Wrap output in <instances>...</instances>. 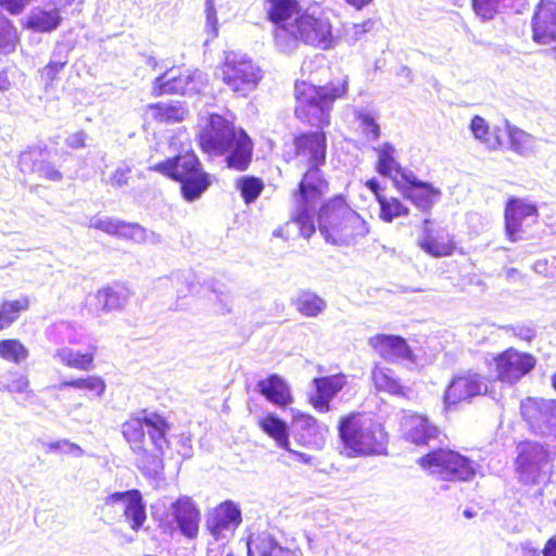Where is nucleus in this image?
<instances>
[{
	"label": "nucleus",
	"mask_w": 556,
	"mask_h": 556,
	"mask_svg": "<svg viewBox=\"0 0 556 556\" xmlns=\"http://www.w3.org/2000/svg\"><path fill=\"white\" fill-rule=\"evenodd\" d=\"M17 31L12 22L0 13V53H10L14 50Z\"/></svg>",
	"instance_id": "46"
},
{
	"label": "nucleus",
	"mask_w": 556,
	"mask_h": 556,
	"mask_svg": "<svg viewBox=\"0 0 556 556\" xmlns=\"http://www.w3.org/2000/svg\"><path fill=\"white\" fill-rule=\"evenodd\" d=\"M542 553L543 556H556V534L547 540Z\"/></svg>",
	"instance_id": "62"
},
{
	"label": "nucleus",
	"mask_w": 556,
	"mask_h": 556,
	"mask_svg": "<svg viewBox=\"0 0 556 556\" xmlns=\"http://www.w3.org/2000/svg\"><path fill=\"white\" fill-rule=\"evenodd\" d=\"M316 395L312 402L321 412L329 410L330 401L340 392L345 383L343 376H326L313 380Z\"/></svg>",
	"instance_id": "32"
},
{
	"label": "nucleus",
	"mask_w": 556,
	"mask_h": 556,
	"mask_svg": "<svg viewBox=\"0 0 556 556\" xmlns=\"http://www.w3.org/2000/svg\"><path fill=\"white\" fill-rule=\"evenodd\" d=\"M483 391H486V384L481 375L468 372L457 376L450 382L445 391L444 403L450 407L464 401H470L482 394Z\"/></svg>",
	"instance_id": "20"
},
{
	"label": "nucleus",
	"mask_w": 556,
	"mask_h": 556,
	"mask_svg": "<svg viewBox=\"0 0 556 556\" xmlns=\"http://www.w3.org/2000/svg\"><path fill=\"white\" fill-rule=\"evenodd\" d=\"M380 218L383 222L391 223L393 219L407 216L409 210L396 198L379 197Z\"/></svg>",
	"instance_id": "44"
},
{
	"label": "nucleus",
	"mask_w": 556,
	"mask_h": 556,
	"mask_svg": "<svg viewBox=\"0 0 556 556\" xmlns=\"http://www.w3.org/2000/svg\"><path fill=\"white\" fill-rule=\"evenodd\" d=\"M291 455L294 456V459L302 463V464H311L312 456L305 453L293 451L290 446L289 450H287Z\"/></svg>",
	"instance_id": "64"
},
{
	"label": "nucleus",
	"mask_w": 556,
	"mask_h": 556,
	"mask_svg": "<svg viewBox=\"0 0 556 556\" xmlns=\"http://www.w3.org/2000/svg\"><path fill=\"white\" fill-rule=\"evenodd\" d=\"M505 131L510 149L521 155L530 156L536 151V139L531 134L505 121Z\"/></svg>",
	"instance_id": "34"
},
{
	"label": "nucleus",
	"mask_w": 556,
	"mask_h": 556,
	"mask_svg": "<svg viewBox=\"0 0 556 556\" xmlns=\"http://www.w3.org/2000/svg\"><path fill=\"white\" fill-rule=\"evenodd\" d=\"M359 126L363 134L370 140H377L380 137V126L369 112H361L357 114Z\"/></svg>",
	"instance_id": "50"
},
{
	"label": "nucleus",
	"mask_w": 556,
	"mask_h": 556,
	"mask_svg": "<svg viewBox=\"0 0 556 556\" xmlns=\"http://www.w3.org/2000/svg\"><path fill=\"white\" fill-rule=\"evenodd\" d=\"M42 444L47 446L48 452L50 453L62 452L64 454H71L77 458L85 454L84 450L79 445L72 443L66 439L49 443L43 442Z\"/></svg>",
	"instance_id": "51"
},
{
	"label": "nucleus",
	"mask_w": 556,
	"mask_h": 556,
	"mask_svg": "<svg viewBox=\"0 0 556 556\" xmlns=\"http://www.w3.org/2000/svg\"><path fill=\"white\" fill-rule=\"evenodd\" d=\"M224 84L239 97H247L262 79L261 68L247 55L229 52L222 67Z\"/></svg>",
	"instance_id": "11"
},
{
	"label": "nucleus",
	"mask_w": 556,
	"mask_h": 556,
	"mask_svg": "<svg viewBox=\"0 0 556 556\" xmlns=\"http://www.w3.org/2000/svg\"><path fill=\"white\" fill-rule=\"evenodd\" d=\"M90 227L109 235L125 237L138 242L146 239V229L139 224H127L112 218L93 217L90 220Z\"/></svg>",
	"instance_id": "31"
},
{
	"label": "nucleus",
	"mask_w": 556,
	"mask_h": 556,
	"mask_svg": "<svg viewBox=\"0 0 556 556\" xmlns=\"http://www.w3.org/2000/svg\"><path fill=\"white\" fill-rule=\"evenodd\" d=\"M317 223L320 235L332 245H349L355 238L369 232L367 223L342 197H336L320 207Z\"/></svg>",
	"instance_id": "4"
},
{
	"label": "nucleus",
	"mask_w": 556,
	"mask_h": 556,
	"mask_svg": "<svg viewBox=\"0 0 556 556\" xmlns=\"http://www.w3.org/2000/svg\"><path fill=\"white\" fill-rule=\"evenodd\" d=\"M256 390L268 402L278 407H286L293 402L291 390L286 380L277 374H271L256 384Z\"/></svg>",
	"instance_id": "29"
},
{
	"label": "nucleus",
	"mask_w": 556,
	"mask_h": 556,
	"mask_svg": "<svg viewBox=\"0 0 556 556\" xmlns=\"http://www.w3.org/2000/svg\"><path fill=\"white\" fill-rule=\"evenodd\" d=\"M296 440L304 446L320 450L326 442L328 427L311 415L300 414L294 420Z\"/></svg>",
	"instance_id": "26"
},
{
	"label": "nucleus",
	"mask_w": 556,
	"mask_h": 556,
	"mask_svg": "<svg viewBox=\"0 0 556 556\" xmlns=\"http://www.w3.org/2000/svg\"><path fill=\"white\" fill-rule=\"evenodd\" d=\"M395 188L420 211L429 212L440 200L441 191L429 182L419 180L414 173L394 178Z\"/></svg>",
	"instance_id": "16"
},
{
	"label": "nucleus",
	"mask_w": 556,
	"mask_h": 556,
	"mask_svg": "<svg viewBox=\"0 0 556 556\" xmlns=\"http://www.w3.org/2000/svg\"><path fill=\"white\" fill-rule=\"evenodd\" d=\"M129 292L122 286L108 287L96 294L97 305L103 312L122 308L128 301Z\"/></svg>",
	"instance_id": "37"
},
{
	"label": "nucleus",
	"mask_w": 556,
	"mask_h": 556,
	"mask_svg": "<svg viewBox=\"0 0 556 556\" xmlns=\"http://www.w3.org/2000/svg\"><path fill=\"white\" fill-rule=\"evenodd\" d=\"M29 356L28 349L17 339H4L0 341V357L21 364Z\"/></svg>",
	"instance_id": "43"
},
{
	"label": "nucleus",
	"mask_w": 556,
	"mask_h": 556,
	"mask_svg": "<svg viewBox=\"0 0 556 556\" xmlns=\"http://www.w3.org/2000/svg\"><path fill=\"white\" fill-rule=\"evenodd\" d=\"M72 47L64 42H58L51 53L50 61L67 64Z\"/></svg>",
	"instance_id": "54"
},
{
	"label": "nucleus",
	"mask_w": 556,
	"mask_h": 556,
	"mask_svg": "<svg viewBox=\"0 0 556 556\" xmlns=\"http://www.w3.org/2000/svg\"><path fill=\"white\" fill-rule=\"evenodd\" d=\"M199 144L210 156H223L227 167L245 170L252 160L253 144L248 134L219 114H211L198 135Z\"/></svg>",
	"instance_id": "2"
},
{
	"label": "nucleus",
	"mask_w": 556,
	"mask_h": 556,
	"mask_svg": "<svg viewBox=\"0 0 556 556\" xmlns=\"http://www.w3.org/2000/svg\"><path fill=\"white\" fill-rule=\"evenodd\" d=\"M260 428L281 448L289 450V427L286 421L275 414H267L258 421Z\"/></svg>",
	"instance_id": "36"
},
{
	"label": "nucleus",
	"mask_w": 556,
	"mask_h": 556,
	"mask_svg": "<svg viewBox=\"0 0 556 556\" xmlns=\"http://www.w3.org/2000/svg\"><path fill=\"white\" fill-rule=\"evenodd\" d=\"M520 414L532 433L556 440V400L528 397Z\"/></svg>",
	"instance_id": "12"
},
{
	"label": "nucleus",
	"mask_w": 556,
	"mask_h": 556,
	"mask_svg": "<svg viewBox=\"0 0 556 556\" xmlns=\"http://www.w3.org/2000/svg\"><path fill=\"white\" fill-rule=\"evenodd\" d=\"M63 388H75V389H86L90 391H96L98 395H102L105 391L104 381L97 376H88L86 378L72 379L67 381H63L61 384Z\"/></svg>",
	"instance_id": "48"
},
{
	"label": "nucleus",
	"mask_w": 556,
	"mask_h": 556,
	"mask_svg": "<svg viewBox=\"0 0 556 556\" xmlns=\"http://www.w3.org/2000/svg\"><path fill=\"white\" fill-rule=\"evenodd\" d=\"M294 305L306 317H317L327 307V303L323 298L308 290L298 293L294 299Z\"/></svg>",
	"instance_id": "39"
},
{
	"label": "nucleus",
	"mask_w": 556,
	"mask_h": 556,
	"mask_svg": "<svg viewBox=\"0 0 556 556\" xmlns=\"http://www.w3.org/2000/svg\"><path fill=\"white\" fill-rule=\"evenodd\" d=\"M155 117L165 122L182 121L186 114L185 109L180 104L157 103L151 106Z\"/></svg>",
	"instance_id": "47"
},
{
	"label": "nucleus",
	"mask_w": 556,
	"mask_h": 556,
	"mask_svg": "<svg viewBox=\"0 0 556 556\" xmlns=\"http://www.w3.org/2000/svg\"><path fill=\"white\" fill-rule=\"evenodd\" d=\"M348 92V78L331 81L325 86H315L306 81L296 83L295 116L302 122L323 129L330 124L333 102Z\"/></svg>",
	"instance_id": "3"
},
{
	"label": "nucleus",
	"mask_w": 556,
	"mask_h": 556,
	"mask_svg": "<svg viewBox=\"0 0 556 556\" xmlns=\"http://www.w3.org/2000/svg\"><path fill=\"white\" fill-rule=\"evenodd\" d=\"M28 386L27 377L20 375L7 386V390L12 393H24L27 391Z\"/></svg>",
	"instance_id": "59"
},
{
	"label": "nucleus",
	"mask_w": 556,
	"mask_h": 556,
	"mask_svg": "<svg viewBox=\"0 0 556 556\" xmlns=\"http://www.w3.org/2000/svg\"><path fill=\"white\" fill-rule=\"evenodd\" d=\"M430 219L424 220L422 236L419 239V247L433 257L450 256L455 250L453 236L445 229H440L435 233L432 232Z\"/></svg>",
	"instance_id": "27"
},
{
	"label": "nucleus",
	"mask_w": 556,
	"mask_h": 556,
	"mask_svg": "<svg viewBox=\"0 0 556 556\" xmlns=\"http://www.w3.org/2000/svg\"><path fill=\"white\" fill-rule=\"evenodd\" d=\"M532 38L539 45L556 41V1L541 0L531 21Z\"/></svg>",
	"instance_id": "19"
},
{
	"label": "nucleus",
	"mask_w": 556,
	"mask_h": 556,
	"mask_svg": "<svg viewBox=\"0 0 556 556\" xmlns=\"http://www.w3.org/2000/svg\"><path fill=\"white\" fill-rule=\"evenodd\" d=\"M170 515L182 535L188 539L197 538L201 514L191 497L181 495L173 502Z\"/></svg>",
	"instance_id": "22"
},
{
	"label": "nucleus",
	"mask_w": 556,
	"mask_h": 556,
	"mask_svg": "<svg viewBox=\"0 0 556 556\" xmlns=\"http://www.w3.org/2000/svg\"><path fill=\"white\" fill-rule=\"evenodd\" d=\"M87 134L83 130L71 134L66 137L65 143L72 149H81L86 146Z\"/></svg>",
	"instance_id": "60"
},
{
	"label": "nucleus",
	"mask_w": 556,
	"mask_h": 556,
	"mask_svg": "<svg viewBox=\"0 0 556 556\" xmlns=\"http://www.w3.org/2000/svg\"><path fill=\"white\" fill-rule=\"evenodd\" d=\"M406 440L416 445H427L439 434V429L426 417L419 415L409 416L406 420Z\"/></svg>",
	"instance_id": "33"
},
{
	"label": "nucleus",
	"mask_w": 556,
	"mask_h": 556,
	"mask_svg": "<svg viewBox=\"0 0 556 556\" xmlns=\"http://www.w3.org/2000/svg\"><path fill=\"white\" fill-rule=\"evenodd\" d=\"M247 547L248 556H303L301 548L283 546L274 534L267 531L252 533Z\"/></svg>",
	"instance_id": "23"
},
{
	"label": "nucleus",
	"mask_w": 556,
	"mask_h": 556,
	"mask_svg": "<svg viewBox=\"0 0 556 556\" xmlns=\"http://www.w3.org/2000/svg\"><path fill=\"white\" fill-rule=\"evenodd\" d=\"M366 187L376 195V199L378 200L379 197H383L380 193L381 187L380 182L376 178H371L366 181Z\"/></svg>",
	"instance_id": "63"
},
{
	"label": "nucleus",
	"mask_w": 556,
	"mask_h": 556,
	"mask_svg": "<svg viewBox=\"0 0 556 556\" xmlns=\"http://www.w3.org/2000/svg\"><path fill=\"white\" fill-rule=\"evenodd\" d=\"M151 169L178 181L182 199L190 203L201 199L212 185L210 174L203 169L194 152L167 159L155 164Z\"/></svg>",
	"instance_id": "6"
},
{
	"label": "nucleus",
	"mask_w": 556,
	"mask_h": 556,
	"mask_svg": "<svg viewBox=\"0 0 556 556\" xmlns=\"http://www.w3.org/2000/svg\"><path fill=\"white\" fill-rule=\"evenodd\" d=\"M29 306V300L27 296H22L13 301H4L0 305V330L9 327L24 311H27Z\"/></svg>",
	"instance_id": "42"
},
{
	"label": "nucleus",
	"mask_w": 556,
	"mask_h": 556,
	"mask_svg": "<svg viewBox=\"0 0 556 556\" xmlns=\"http://www.w3.org/2000/svg\"><path fill=\"white\" fill-rule=\"evenodd\" d=\"M338 430L349 457L381 454L386 448L384 434L380 426L359 414L341 418Z\"/></svg>",
	"instance_id": "7"
},
{
	"label": "nucleus",
	"mask_w": 556,
	"mask_h": 556,
	"mask_svg": "<svg viewBox=\"0 0 556 556\" xmlns=\"http://www.w3.org/2000/svg\"><path fill=\"white\" fill-rule=\"evenodd\" d=\"M130 168L128 166H118L111 177V185L124 187L128 185Z\"/></svg>",
	"instance_id": "58"
},
{
	"label": "nucleus",
	"mask_w": 556,
	"mask_h": 556,
	"mask_svg": "<svg viewBox=\"0 0 556 556\" xmlns=\"http://www.w3.org/2000/svg\"><path fill=\"white\" fill-rule=\"evenodd\" d=\"M195 279L197 277L192 271L178 270L172 273L167 278H161L159 281L161 285H167V282H170L172 287L176 291L177 298L182 299L195 290L198 286V281H195Z\"/></svg>",
	"instance_id": "40"
},
{
	"label": "nucleus",
	"mask_w": 556,
	"mask_h": 556,
	"mask_svg": "<svg viewBox=\"0 0 556 556\" xmlns=\"http://www.w3.org/2000/svg\"><path fill=\"white\" fill-rule=\"evenodd\" d=\"M470 130L476 139L488 142V134H489V125L486 121L479 116L475 115L470 122Z\"/></svg>",
	"instance_id": "52"
},
{
	"label": "nucleus",
	"mask_w": 556,
	"mask_h": 556,
	"mask_svg": "<svg viewBox=\"0 0 556 556\" xmlns=\"http://www.w3.org/2000/svg\"><path fill=\"white\" fill-rule=\"evenodd\" d=\"M394 147L386 142L378 150L377 172L384 177H389L394 182V178L402 179L403 174H409V170L402 168V166L394 159Z\"/></svg>",
	"instance_id": "35"
},
{
	"label": "nucleus",
	"mask_w": 556,
	"mask_h": 556,
	"mask_svg": "<svg viewBox=\"0 0 556 556\" xmlns=\"http://www.w3.org/2000/svg\"><path fill=\"white\" fill-rule=\"evenodd\" d=\"M54 357L62 364L80 370H89L93 362V353L75 352L70 348L56 350Z\"/></svg>",
	"instance_id": "41"
},
{
	"label": "nucleus",
	"mask_w": 556,
	"mask_h": 556,
	"mask_svg": "<svg viewBox=\"0 0 556 556\" xmlns=\"http://www.w3.org/2000/svg\"><path fill=\"white\" fill-rule=\"evenodd\" d=\"M169 447V441L166 438V443L161 448L153 446V451H150L146 444L142 448L132 451L138 455L137 467L143 476L152 479L159 478L164 470V454L165 448Z\"/></svg>",
	"instance_id": "30"
},
{
	"label": "nucleus",
	"mask_w": 556,
	"mask_h": 556,
	"mask_svg": "<svg viewBox=\"0 0 556 556\" xmlns=\"http://www.w3.org/2000/svg\"><path fill=\"white\" fill-rule=\"evenodd\" d=\"M241 510L231 501L219 504L213 511L207 514L205 526L215 543L228 541L235 530L241 523ZM225 543L217 544V548Z\"/></svg>",
	"instance_id": "15"
},
{
	"label": "nucleus",
	"mask_w": 556,
	"mask_h": 556,
	"mask_svg": "<svg viewBox=\"0 0 556 556\" xmlns=\"http://www.w3.org/2000/svg\"><path fill=\"white\" fill-rule=\"evenodd\" d=\"M65 67V64L49 61V63L40 71L41 77L51 84L56 79L59 73Z\"/></svg>",
	"instance_id": "55"
},
{
	"label": "nucleus",
	"mask_w": 556,
	"mask_h": 556,
	"mask_svg": "<svg viewBox=\"0 0 556 556\" xmlns=\"http://www.w3.org/2000/svg\"><path fill=\"white\" fill-rule=\"evenodd\" d=\"M43 5L34 7L27 16L26 27L34 31L50 33L62 22L60 9L54 0H39Z\"/></svg>",
	"instance_id": "25"
},
{
	"label": "nucleus",
	"mask_w": 556,
	"mask_h": 556,
	"mask_svg": "<svg viewBox=\"0 0 556 556\" xmlns=\"http://www.w3.org/2000/svg\"><path fill=\"white\" fill-rule=\"evenodd\" d=\"M106 506L123 505V515L134 531L142 528L147 520L146 504L141 492L131 489L124 492H114L104 500Z\"/></svg>",
	"instance_id": "18"
},
{
	"label": "nucleus",
	"mask_w": 556,
	"mask_h": 556,
	"mask_svg": "<svg viewBox=\"0 0 556 556\" xmlns=\"http://www.w3.org/2000/svg\"><path fill=\"white\" fill-rule=\"evenodd\" d=\"M50 151L43 146H33L18 156V167L25 174H36L40 178L61 181L63 174L50 160Z\"/></svg>",
	"instance_id": "17"
},
{
	"label": "nucleus",
	"mask_w": 556,
	"mask_h": 556,
	"mask_svg": "<svg viewBox=\"0 0 556 556\" xmlns=\"http://www.w3.org/2000/svg\"><path fill=\"white\" fill-rule=\"evenodd\" d=\"M265 11L268 20L275 25L274 39L280 29L291 27L294 18L301 15L296 0H265Z\"/></svg>",
	"instance_id": "28"
},
{
	"label": "nucleus",
	"mask_w": 556,
	"mask_h": 556,
	"mask_svg": "<svg viewBox=\"0 0 556 556\" xmlns=\"http://www.w3.org/2000/svg\"><path fill=\"white\" fill-rule=\"evenodd\" d=\"M295 155L307 164L298 191L294 193L295 208L292 220L301 235L308 239L316 231L314 217L329 185L320 167L326 163L327 137L323 130L305 131L294 137Z\"/></svg>",
	"instance_id": "1"
},
{
	"label": "nucleus",
	"mask_w": 556,
	"mask_h": 556,
	"mask_svg": "<svg viewBox=\"0 0 556 556\" xmlns=\"http://www.w3.org/2000/svg\"><path fill=\"white\" fill-rule=\"evenodd\" d=\"M503 0H471L475 13L484 21L492 20L500 10Z\"/></svg>",
	"instance_id": "49"
},
{
	"label": "nucleus",
	"mask_w": 556,
	"mask_h": 556,
	"mask_svg": "<svg viewBox=\"0 0 556 556\" xmlns=\"http://www.w3.org/2000/svg\"><path fill=\"white\" fill-rule=\"evenodd\" d=\"M421 468L445 481H471L480 467L478 463L448 448L429 452L418 460Z\"/></svg>",
	"instance_id": "8"
},
{
	"label": "nucleus",
	"mask_w": 556,
	"mask_h": 556,
	"mask_svg": "<svg viewBox=\"0 0 556 556\" xmlns=\"http://www.w3.org/2000/svg\"><path fill=\"white\" fill-rule=\"evenodd\" d=\"M204 84L200 72L170 68L157 76L152 86L155 96L162 94H194L199 93Z\"/></svg>",
	"instance_id": "14"
},
{
	"label": "nucleus",
	"mask_w": 556,
	"mask_h": 556,
	"mask_svg": "<svg viewBox=\"0 0 556 556\" xmlns=\"http://www.w3.org/2000/svg\"><path fill=\"white\" fill-rule=\"evenodd\" d=\"M237 188L247 204L253 203L264 189L262 179L254 176L241 177L237 181Z\"/></svg>",
	"instance_id": "45"
},
{
	"label": "nucleus",
	"mask_w": 556,
	"mask_h": 556,
	"mask_svg": "<svg viewBox=\"0 0 556 556\" xmlns=\"http://www.w3.org/2000/svg\"><path fill=\"white\" fill-rule=\"evenodd\" d=\"M170 425L162 415L143 409L130 417L122 426V433L130 444L131 451L142 448L146 442L152 446L162 447L166 443V435Z\"/></svg>",
	"instance_id": "9"
},
{
	"label": "nucleus",
	"mask_w": 556,
	"mask_h": 556,
	"mask_svg": "<svg viewBox=\"0 0 556 556\" xmlns=\"http://www.w3.org/2000/svg\"><path fill=\"white\" fill-rule=\"evenodd\" d=\"M371 378L378 390L396 396H406L405 387L399 382L390 368L375 366L371 371Z\"/></svg>",
	"instance_id": "38"
},
{
	"label": "nucleus",
	"mask_w": 556,
	"mask_h": 556,
	"mask_svg": "<svg viewBox=\"0 0 556 556\" xmlns=\"http://www.w3.org/2000/svg\"><path fill=\"white\" fill-rule=\"evenodd\" d=\"M516 336L526 341H531L535 337V330L532 327L521 326L517 328Z\"/></svg>",
	"instance_id": "61"
},
{
	"label": "nucleus",
	"mask_w": 556,
	"mask_h": 556,
	"mask_svg": "<svg viewBox=\"0 0 556 556\" xmlns=\"http://www.w3.org/2000/svg\"><path fill=\"white\" fill-rule=\"evenodd\" d=\"M29 2L30 0H0V5L10 14L18 15L24 11Z\"/></svg>",
	"instance_id": "57"
},
{
	"label": "nucleus",
	"mask_w": 556,
	"mask_h": 556,
	"mask_svg": "<svg viewBox=\"0 0 556 556\" xmlns=\"http://www.w3.org/2000/svg\"><path fill=\"white\" fill-rule=\"evenodd\" d=\"M516 459L519 480L525 484L546 483L553 473V455L539 442H523Z\"/></svg>",
	"instance_id": "10"
},
{
	"label": "nucleus",
	"mask_w": 556,
	"mask_h": 556,
	"mask_svg": "<svg viewBox=\"0 0 556 556\" xmlns=\"http://www.w3.org/2000/svg\"><path fill=\"white\" fill-rule=\"evenodd\" d=\"M177 453L185 459H189L193 455V448L191 444V435L182 433L179 435L177 441Z\"/></svg>",
	"instance_id": "56"
},
{
	"label": "nucleus",
	"mask_w": 556,
	"mask_h": 556,
	"mask_svg": "<svg viewBox=\"0 0 556 556\" xmlns=\"http://www.w3.org/2000/svg\"><path fill=\"white\" fill-rule=\"evenodd\" d=\"M205 30L207 33V38L205 39V43L210 40L214 39L218 35V21L217 14L213 5H207L206 8V24Z\"/></svg>",
	"instance_id": "53"
},
{
	"label": "nucleus",
	"mask_w": 556,
	"mask_h": 556,
	"mask_svg": "<svg viewBox=\"0 0 556 556\" xmlns=\"http://www.w3.org/2000/svg\"><path fill=\"white\" fill-rule=\"evenodd\" d=\"M299 42L323 50L333 47L332 26L327 17L303 11L295 16L291 27L280 29L276 34V47L283 53L293 52Z\"/></svg>",
	"instance_id": "5"
},
{
	"label": "nucleus",
	"mask_w": 556,
	"mask_h": 556,
	"mask_svg": "<svg viewBox=\"0 0 556 556\" xmlns=\"http://www.w3.org/2000/svg\"><path fill=\"white\" fill-rule=\"evenodd\" d=\"M369 343L388 362L414 361L412 349L406 340L400 336L377 334L370 338Z\"/></svg>",
	"instance_id": "24"
},
{
	"label": "nucleus",
	"mask_w": 556,
	"mask_h": 556,
	"mask_svg": "<svg viewBox=\"0 0 556 556\" xmlns=\"http://www.w3.org/2000/svg\"><path fill=\"white\" fill-rule=\"evenodd\" d=\"M538 207L534 203L520 198H510L505 206V230L510 241L519 239L518 233L522 232V223L529 218L536 220Z\"/></svg>",
	"instance_id": "21"
},
{
	"label": "nucleus",
	"mask_w": 556,
	"mask_h": 556,
	"mask_svg": "<svg viewBox=\"0 0 556 556\" xmlns=\"http://www.w3.org/2000/svg\"><path fill=\"white\" fill-rule=\"evenodd\" d=\"M536 359L529 353L507 349L493 357L495 377L502 383L515 384L529 374L535 366Z\"/></svg>",
	"instance_id": "13"
}]
</instances>
